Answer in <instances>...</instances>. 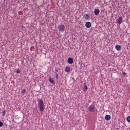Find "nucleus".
<instances>
[{"label":"nucleus","mask_w":130,"mask_h":130,"mask_svg":"<svg viewBox=\"0 0 130 130\" xmlns=\"http://www.w3.org/2000/svg\"><path fill=\"white\" fill-rule=\"evenodd\" d=\"M58 28L60 31H63L64 30L65 27L63 25H59L58 26Z\"/></svg>","instance_id":"f03ea898"},{"label":"nucleus","mask_w":130,"mask_h":130,"mask_svg":"<svg viewBox=\"0 0 130 130\" xmlns=\"http://www.w3.org/2000/svg\"><path fill=\"white\" fill-rule=\"evenodd\" d=\"M126 120L128 122H130V116H129L127 117Z\"/></svg>","instance_id":"4468645a"},{"label":"nucleus","mask_w":130,"mask_h":130,"mask_svg":"<svg viewBox=\"0 0 130 130\" xmlns=\"http://www.w3.org/2000/svg\"><path fill=\"white\" fill-rule=\"evenodd\" d=\"M25 89L23 90L22 92V93L23 94H24L25 93Z\"/></svg>","instance_id":"6ab92c4d"},{"label":"nucleus","mask_w":130,"mask_h":130,"mask_svg":"<svg viewBox=\"0 0 130 130\" xmlns=\"http://www.w3.org/2000/svg\"><path fill=\"white\" fill-rule=\"evenodd\" d=\"M94 106L93 105H91L88 107V110L90 112H93L94 110Z\"/></svg>","instance_id":"7ed1b4c3"},{"label":"nucleus","mask_w":130,"mask_h":130,"mask_svg":"<svg viewBox=\"0 0 130 130\" xmlns=\"http://www.w3.org/2000/svg\"><path fill=\"white\" fill-rule=\"evenodd\" d=\"M85 26L88 28L90 27L91 26V24L89 22H87L85 24Z\"/></svg>","instance_id":"423d86ee"},{"label":"nucleus","mask_w":130,"mask_h":130,"mask_svg":"<svg viewBox=\"0 0 130 130\" xmlns=\"http://www.w3.org/2000/svg\"><path fill=\"white\" fill-rule=\"evenodd\" d=\"M16 72L17 73H20V70L19 69H18L16 71Z\"/></svg>","instance_id":"f3484780"},{"label":"nucleus","mask_w":130,"mask_h":130,"mask_svg":"<svg viewBox=\"0 0 130 130\" xmlns=\"http://www.w3.org/2000/svg\"><path fill=\"white\" fill-rule=\"evenodd\" d=\"M105 118L106 120L108 121L110 119L111 116L109 115H107L105 116Z\"/></svg>","instance_id":"6e6552de"},{"label":"nucleus","mask_w":130,"mask_h":130,"mask_svg":"<svg viewBox=\"0 0 130 130\" xmlns=\"http://www.w3.org/2000/svg\"><path fill=\"white\" fill-rule=\"evenodd\" d=\"M117 23L119 24H121L122 22V17H119L117 20Z\"/></svg>","instance_id":"20e7f679"},{"label":"nucleus","mask_w":130,"mask_h":130,"mask_svg":"<svg viewBox=\"0 0 130 130\" xmlns=\"http://www.w3.org/2000/svg\"><path fill=\"white\" fill-rule=\"evenodd\" d=\"M2 113V116H4L6 113L5 111V110H3Z\"/></svg>","instance_id":"2eb2a0df"},{"label":"nucleus","mask_w":130,"mask_h":130,"mask_svg":"<svg viewBox=\"0 0 130 130\" xmlns=\"http://www.w3.org/2000/svg\"><path fill=\"white\" fill-rule=\"evenodd\" d=\"M3 125V123L1 122L0 121V127H2Z\"/></svg>","instance_id":"a211bd4d"},{"label":"nucleus","mask_w":130,"mask_h":130,"mask_svg":"<svg viewBox=\"0 0 130 130\" xmlns=\"http://www.w3.org/2000/svg\"><path fill=\"white\" fill-rule=\"evenodd\" d=\"M68 62L69 63L72 64L73 62V59L71 58H69L68 59Z\"/></svg>","instance_id":"39448f33"},{"label":"nucleus","mask_w":130,"mask_h":130,"mask_svg":"<svg viewBox=\"0 0 130 130\" xmlns=\"http://www.w3.org/2000/svg\"><path fill=\"white\" fill-rule=\"evenodd\" d=\"M123 75H125L126 74V73L124 72H123Z\"/></svg>","instance_id":"aec40b11"},{"label":"nucleus","mask_w":130,"mask_h":130,"mask_svg":"<svg viewBox=\"0 0 130 130\" xmlns=\"http://www.w3.org/2000/svg\"><path fill=\"white\" fill-rule=\"evenodd\" d=\"M38 106L40 108L41 111H43L44 110V105L43 101L41 99H40L38 102Z\"/></svg>","instance_id":"f257e3e1"},{"label":"nucleus","mask_w":130,"mask_h":130,"mask_svg":"<svg viewBox=\"0 0 130 130\" xmlns=\"http://www.w3.org/2000/svg\"><path fill=\"white\" fill-rule=\"evenodd\" d=\"M89 17L90 16L88 14H86L84 16L85 18L86 19H89Z\"/></svg>","instance_id":"ddd939ff"},{"label":"nucleus","mask_w":130,"mask_h":130,"mask_svg":"<svg viewBox=\"0 0 130 130\" xmlns=\"http://www.w3.org/2000/svg\"><path fill=\"white\" fill-rule=\"evenodd\" d=\"M55 73L56 77V79H57L58 77V74L56 72H55Z\"/></svg>","instance_id":"dca6fc26"},{"label":"nucleus","mask_w":130,"mask_h":130,"mask_svg":"<svg viewBox=\"0 0 130 130\" xmlns=\"http://www.w3.org/2000/svg\"><path fill=\"white\" fill-rule=\"evenodd\" d=\"M87 86L86 85H85L84 86V87L83 88V90L84 91H87Z\"/></svg>","instance_id":"f8f14e48"},{"label":"nucleus","mask_w":130,"mask_h":130,"mask_svg":"<svg viewBox=\"0 0 130 130\" xmlns=\"http://www.w3.org/2000/svg\"><path fill=\"white\" fill-rule=\"evenodd\" d=\"M55 71L56 72H58V70L57 69H56Z\"/></svg>","instance_id":"412c9836"},{"label":"nucleus","mask_w":130,"mask_h":130,"mask_svg":"<svg viewBox=\"0 0 130 130\" xmlns=\"http://www.w3.org/2000/svg\"><path fill=\"white\" fill-rule=\"evenodd\" d=\"M49 81L50 83H52L53 84H55V82L54 80H53L51 79L50 76L49 77Z\"/></svg>","instance_id":"9b49d317"},{"label":"nucleus","mask_w":130,"mask_h":130,"mask_svg":"<svg viewBox=\"0 0 130 130\" xmlns=\"http://www.w3.org/2000/svg\"><path fill=\"white\" fill-rule=\"evenodd\" d=\"M115 48L118 51H120L121 50V46L119 45H117L115 46Z\"/></svg>","instance_id":"1a4fd4ad"},{"label":"nucleus","mask_w":130,"mask_h":130,"mask_svg":"<svg viewBox=\"0 0 130 130\" xmlns=\"http://www.w3.org/2000/svg\"><path fill=\"white\" fill-rule=\"evenodd\" d=\"M94 13L95 15H97L100 12V10L98 9H95L94 10Z\"/></svg>","instance_id":"0eeeda50"},{"label":"nucleus","mask_w":130,"mask_h":130,"mask_svg":"<svg viewBox=\"0 0 130 130\" xmlns=\"http://www.w3.org/2000/svg\"><path fill=\"white\" fill-rule=\"evenodd\" d=\"M65 71L66 72H68L70 71V67H67L65 68Z\"/></svg>","instance_id":"9d476101"}]
</instances>
